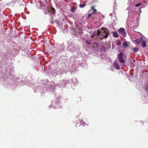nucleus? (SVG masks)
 Masks as SVG:
<instances>
[{"mask_svg":"<svg viewBox=\"0 0 148 148\" xmlns=\"http://www.w3.org/2000/svg\"><path fill=\"white\" fill-rule=\"evenodd\" d=\"M109 32V31L106 28H102L101 30L98 31V36L101 39L106 38L108 36Z\"/></svg>","mask_w":148,"mask_h":148,"instance_id":"nucleus-1","label":"nucleus"},{"mask_svg":"<svg viewBox=\"0 0 148 148\" xmlns=\"http://www.w3.org/2000/svg\"><path fill=\"white\" fill-rule=\"evenodd\" d=\"M119 34L123 37H125L126 36V33L124 28H120L119 30Z\"/></svg>","mask_w":148,"mask_h":148,"instance_id":"nucleus-2","label":"nucleus"},{"mask_svg":"<svg viewBox=\"0 0 148 148\" xmlns=\"http://www.w3.org/2000/svg\"><path fill=\"white\" fill-rule=\"evenodd\" d=\"M122 56L123 54L122 53H120L119 56V60L121 63H123L125 61V60L123 58Z\"/></svg>","mask_w":148,"mask_h":148,"instance_id":"nucleus-3","label":"nucleus"},{"mask_svg":"<svg viewBox=\"0 0 148 148\" xmlns=\"http://www.w3.org/2000/svg\"><path fill=\"white\" fill-rule=\"evenodd\" d=\"M113 66L116 69H119L120 68L119 64L116 62L113 63Z\"/></svg>","mask_w":148,"mask_h":148,"instance_id":"nucleus-4","label":"nucleus"},{"mask_svg":"<svg viewBox=\"0 0 148 148\" xmlns=\"http://www.w3.org/2000/svg\"><path fill=\"white\" fill-rule=\"evenodd\" d=\"M142 39L141 38H137L135 40V43L136 44H139L142 41Z\"/></svg>","mask_w":148,"mask_h":148,"instance_id":"nucleus-5","label":"nucleus"},{"mask_svg":"<svg viewBox=\"0 0 148 148\" xmlns=\"http://www.w3.org/2000/svg\"><path fill=\"white\" fill-rule=\"evenodd\" d=\"M142 46L144 48L146 47V43L145 41L144 40H142L141 42Z\"/></svg>","mask_w":148,"mask_h":148,"instance_id":"nucleus-6","label":"nucleus"},{"mask_svg":"<svg viewBox=\"0 0 148 148\" xmlns=\"http://www.w3.org/2000/svg\"><path fill=\"white\" fill-rule=\"evenodd\" d=\"M91 9H92L91 10L92 11V14H95L97 12L96 10L94 8V6H92L91 8Z\"/></svg>","mask_w":148,"mask_h":148,"instance_id":"nucleus-7","label":"nucleus"},{"mask_svg":"<svg viewBox=\"0 0 148 148\" xmlns=\"http://www.w3.org/2000/svg\"><path fill=\"white\" fill-rule=\"evenodd\" d=\"M113 35L114 37H117L118 36V35L117 33L116 32H114L113 33Z\"/></svg>","mask_w":148,"mask_h":148,"instance_id":"nucleus-8","label":"nucleus"},{"mask_svg":"<svg viewBox=\"0 0 148 148\" xmlns=\"http://www.w3.org/2000/svg\"><path fill=\"white\" fill-rule=\"evenodd\" d=\"M77 8L75 7H73L71 8V12H74L76 9Z\"/></svg>","mask_w":148,"mask_h":148,"instance_id":"nucleus-9","label":"nucleus"},{"mask_svg":"<svg viewBox=\"0 0 148 148\" xmlns=\"http://www.w3.org/2000/svg\"><path fill=\"white\" fill-rule=\"evenodd\" d=\"M80 123L82 125H83V126H84L86 124V123L85 122H84L82 120L81 121Z\"/></svg>","mask_w":148,"mask_h":148,"instance_id":"nucleus-10","label":"nucleus"},{"mask_svg":"<svg viewBox=\"0 0 148 148\" xmlns=\"http://www.w3.org/2000/svg\"><path fill=\"white\" fill-rule=\"evenodd\" d=\"M55 9L53 8H52L51 10V13L52 14H53L55 13Z\"/></svg>","mask_w":148,"mask_h":148,"instance_id":"nucleus-11","label":"nucleus"},{"mask_svg":"<svg viewBox=\"0 0 148 148\" xmlns=\"http://www.w3.org/2000/svg\"><path fill=\"white\" fill-rule=\"evenodd\" d=\"M138 51V49L137 48H135L134 49V52L136 53Z\"/></svg>","mask_w":148,"mask_h":148,"instance_id":"nucleus-12","label":"nucleus"},{"mask_svg":"<svg viewBox=\"0 0 148 148\" xmlns=\"http://www.w3.org/2000/svg\"><path fill=\"white\" fill-rule=\"evenodd\" d=\"M85 5H86V4H80L79 5V6L80 8H82L84 7L85 6Z\"/></svg>","mask_w":148,"mask_h":148,"instance_id":"nucleus-13","label":"nucleus"},{"mask_svg":"<svg viewBox=\"0 0 148 148\" xmlns=\"http://www.w3.org/2000/svg\"><path fill=\"white\" fill-rule=\"evenodd\" d=\"M96 35L98 36L97 32L95 33H93V34L91 36L92 37H93Z\"/></svg>","mask_w":148,"mask_h":148,"instance_id":"nucleus-14","label":"nucleus"},{"mask_svg":"<svg viewBox=\"0 0 148 148\" xmlns=\"http://www.w3.org/2000/svg\"><path fill=\"white\" fill-rule=\"evenodd\" d=\"M123 45L125 47H127L128 46L127 43L126 42H124L123 43Z\"/></svg>","mask_w":148,"mask_h":148,"instance_id":"nucleus-15","label":"nucleus"},{"mask_svg":"<svg viewBox=\"0 0 148 148\" xmlns=\"http://www.w3.org/2000/svg\"><path fill=\"white\" fill-rule=\"evenodd\" d=\"M86 42L87 44L89 45H90L91 43V42L90 40H87L86 41Z\"/></svg>","mask_w":148,"mask_h":148,"instance_id":"nucleus-16","label":"nucleus"},{"mask_svg":"<svg viewBox=\"0 0 148 148\" xmlns=\"http://www.w3.org/2000/svg\"><path fill=\"white\" fill-rule=\"evenodd\" d=\"M121 44V42L119 41H117L116 42V44L117 45L119 46Z\"/></svg>","mask_w":148,"mask_h":148,"instance_id":"nucleus-17","label":"nucleus"},{"mask_svg":"<svg viewBox=\"0 0 148 148\" xmlns=\"http://www.w3.org/2000/svg\"><path fill=\"white\" fill-rule=\"evenodd\" d=\"M141 5V4L140 3H138L137 4H136L135 5L136 7H139L140 5Z\"/></svg>","mask_w":148,"mask_h":148,"instance_id":"nucleus-18","label":"nucleus"},{"mask_svg":"<svg viewBox=\"0 0 148 148\" xmlns=\"http://www.w3.org/2000/svg\"><path fill=\"white\" fill-rule=\"evenodd\" d=\"M91 15H92L91 14H89L88 15V17H89V18H90L91 16Z\"/></svg>","mask_w":148,"mask_h":148,"instance_id":"nucleus-19","label":"nucleus"},{"mask_svg":"<svg viewBox=\"0 0 148 148\" xmlns=\"http://www.w3.org/2000/svg\"><path fill=\"white\" fill-rule=\"evenodd\" d=\"M103 48L104 49V50H105L106 49L105 47L104 46H103Z\"/></svg>","mask_w":148,"mask_h":148,"instance_id":"nucleus-20","label":"nucleus"},{"mask_svg":"<svg viewBox=\"0 0 148 148\" xmlns=\"http://www.w3.org/2000/svg\"><path fill=\"white\" fill-rule=\"evenodd\" d=\"M71 51H73V50H71Z\"/></svg>","mask_w":148,"mask_h":148,"instance_id":"nucleus-21","label":"nucleus"}]
</instances>
